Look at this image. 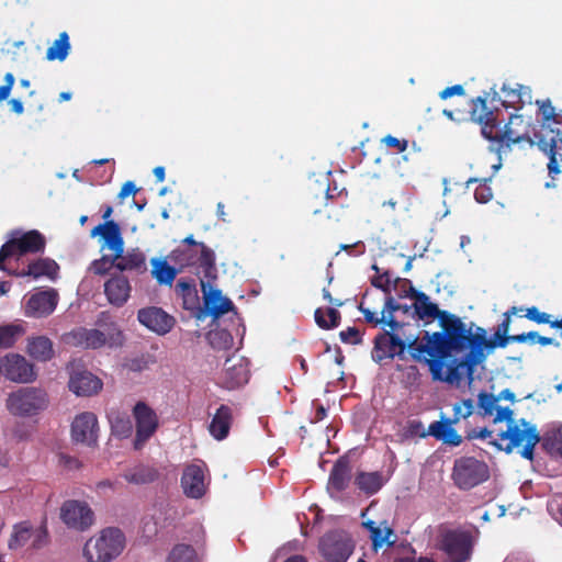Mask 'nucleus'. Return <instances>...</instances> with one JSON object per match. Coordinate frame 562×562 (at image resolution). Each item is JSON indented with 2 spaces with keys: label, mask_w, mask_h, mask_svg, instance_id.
Wrapping results in <instances>:
<instances>
[{
  "label": "nucleus",
  "mask_w": 562,
  "mask_h": 562,
  "mask_svg": "<svg viewBox=\"0 0 562 562\" xmlns=\"http://www.w3.org/2000/svg\"><path fill=\"white\" fill-rule=\"evenodd\" d=\"M501 111L490 109L485 98L473 100L470 111L471 119L481 125L482 135L496 144L497 151H507L512 146L527 143L530 147L537 144V138L530 136V123L521 114H512L502 127L498 119Z\"/></svg>",
  "instance_id": "obj_1"
},
{
  "label": "nucleus",
  "mask_w": 562,
  "mask_h": 562,
  "mask_svg": "<svg viewBox=\"0 0 562 562\" xmlns=\"http://www.w3.org/2000/svg\"><path fill=\"white\" fill-rule=\"evenodd\" d=\"M418 336H409L401 339L395 334H379L374 338V348L372 352V359L375 362H382L384 359H393L397 357L401 360L406 359V349L414 361L425 362L426 358H423L424 353H427L429 359H440L443 361L448 358L451 351H454L450 347L449 340L445 331H435L429 334L425 331L426 344L418 342Z\"/></svg>",
  "instance_id": "obj_2"
},
{
  "label": "nucleus",
  "mask_w": 562,
  "mask_h": 562,
  "mask_svg": "<svg viewBox=\"0 0 562 562\" xmlns=\"http://www.w3.org/2000/svg\"><path fill=\"white\" fill-rule=\"evenodd\" d=\"M171 260L181 269L192 267L200 280L201 288L210 279L217 278L215 254L213 249L203 243H199L193 235L186 237L181 244L172 250Z\"/></svg>",
  "instance_id": "obj_3"
},
{
  "label": "nucleus",
  "mask_w": 562,
  "mask_h": 562,
  "mask_svg": "<svg viewBox=\"0 0 562 562\" xmlns=\"http://www.w3.org/2000/svg\"><path fill=\"white\" fill-rule=\"evenodd\" d=\"M125 537L117 528H105L98 537L90 538L83 547L88 562H110L121 554Z\"/></svg>",
  "instance_id": "obj_4"
},
{
  "label": "nucleus",
  "mask_w": 562,
  "mask_h": 562,
  "mask_svg": "<svg viewBox=\"0 0 562 562\" xmlns=\"http://www.w3.org/2000/svg\"><path fill=\"white\" fill-rule=\"evenodd\" d=\"M490 479V468L483 460L463 456L453 462L451 480L461 491H470Z\"/></svg>",
  "instance_id": "obj_5"
},
{
  "label": "nucleus",
  "mask_w": 562,
  "mask_h": 562,
  "mask_svg": "<svg viewBox=\"0 0 562 562\" xmlns=\"http://www.w3.org/2000/svg\"><path fill=\"white\" fill-rule=\"evenodd\" d=\"M474 409V402L471 398L462 400L453 405V416L442 420L434 422L428 426L427 435L441 440L443 443L457 447L462 442V437L452 428L461 418H468L472 415Z\"/></svg>",
  "instance_id": "obj_6"
},
{
  "label": "nucleus",
  "mask_w": 562,
  "mask_h": 562,
  "mask_svg": "<svg viewBox=\"0 0 562 562\" xmlns=\"http://www.w3.org/2000/svg\"><path fill=\"white\" fill-rule=\"evenodd\" d=\"M69 336L75 345L91 349L121 347L124 342L123 333L115 323L105 324L103 329L78 328Z\"/></svg>",
  "instance_id": "obj_7"
},
{
  "label": "nucleus",
  "mask_w": 562,
  "mask_h": 562,
  "mask_svg": "<svg viewBox=\"0 0 562 562\" xmlns=\"http://www.w3.org/2000/svg\"><path fill=\"white\" fill-rule=\"evenodd\" d=\"M519 423L520 425H508L507 429L498 435L499 439L508 440V443L504 449L507 453L512 452L514 448L521 446L525 441L526 443L520 454L522 458L532 461L535 447L540 442V434L537 427L526 419L522 418Z\"/></svg>",
  "instance_id": "obj_8"
},
{
  "label": "nucleus",
  "mask_w": 562,
  "mask_h": 562,
  "mask_svg": "<svg viewBox=\"0 0 562 562\" xmlns=\"http://www.w3.org/2000/svg\"><path fill=\"white\" fill-rule=\"evenodd\" d=\"M428 364L434 381L459 384L464 378L469 383L474 380L473 374L479 363H471V359L465 355L462 359H453L443 372L445 363L440 359H425Z\"/></svg>",
  "instance_id": "obj_9"
},
{
  "label": "nucleus",
  "mask_w": 562,
  "mask_h": 562,
  "mask_svg": "<svg viewBox=\"0 0 562 562\" xmlns=\"http://www.w3.org/2000/svg\"><path fill=\"white\" fill-rule=\"evenodd\" d=\"M48 404L45 391L36 387H23L11 393L7 400V407L18 416H33L46 408Z\"/></svg>",
  "instance_id": "obj_10"
},
{
  "label": "nucleus",
  "mask_w": 562,
  "mask_h": 562,
  "mask_svg": "<svg viewBox=\"0 0 562 562\" xmlns=\"http://www.w3.org/2000/svg\"><path fill=\"white\" fill-rule=\"evenodd\" d=\"M353 549L352 539L340 530L325 533L318 542L319 553L327 562H347Z\"/></svg>",
  "instance_id": "obj_11"
},
{
  "label": "nucleus",
  "mask_w": 562,
  "mask_h": 562,
  "mask_svg": "<svg viewBox=\"0 0 562 562\" xmlns=\"http://www.w3.org/2000/svg\"><path fill=\"white\" fill-rule=\"evenodd\" d=\"M472 537L462 530H447L441 536L440 549L450 562H465L472 554Z\"/></svg>",
  "instance_id": "obj_12"
},
{
  "label": "nucleus",
  "mask_w": 562,
  "mask_h": 562,
  "mask_svg": "<svg viewBox=\"0 0 562 562\" xmlns=\"http://www.w3.org/2000/svg\"><path fill=\"white\" fill-rule=\"evenodd\" d=\"M32 539V548L41 549L48 543V531L45 526L34 529L30 521L13 525L8 541L10 550L23 548Z\"/></svg>",
  "instance_id": "obj_13"
},
{
  "label": "nucleus",
  "mask_w": 562,
  "mask_h": 562,
  "mask_svg": "<svg viewBox=\"0 0 562 562\" xmlns=\"http://www.w3.org/2000/svg\"><path fill=\"white\" fill-rule=\"evenodd\" d=\"M1 373L9 381L31 383L37 374L34 364L19 353H8L0 359Z\"/></svg>",
  "instance_id": "obj_14"
},
{
  "label": "nucleus",
  "mask_w": 562,
  "mask_h": 562,
  "mask_svg": "<svg viewBox=\"0 0 562 562\" xmlns=\"http://www.w3.org/2000/svg\"><path fill=\"white\" fill-rule=\"evenodd\" d=\"M250 378L249 361L239 355H232L224 362L221 373V385L227 390H235L245 385Z\"/></svg>",
  "instance_id": "obj_15"
},
{
  "label": "nucleus",
  "mask_w": 562,
  "mask_h": 562,
  "mask_svg": "<svg viewBox=\"0 0 562 562\" xmlns=\"http://www.w3.org/2000/svg\"><path fill=\"white\" fill-rule=\"evenodd\" d=\"M60 519L67 527L85 531L92 526L94 514L86 502L70 499L63 504Z\"/></svg>",
  "instance_id": "obj_16"
},
{
  "label": "nucleus",
  "mask_w": 562,
  "mask_h": 562,
  "mask_svg": "<svg viewBox=\"0 0 562 562\" xmlns=\"http://www.w3.org/2000/svg\"><path fill=\"white\" fill-rule=\"evenodd\" d=\"M70 435L76 443H82L91 448L97 447L99 438L97 415L91 412L78 414L71 423Z\"/></svg>",
  "instance_id": "obj_17"
},
{
  "label": "nucleus",
  "mask_w": 562,
  "mask_h": 562,
  "mask_svg": "<svg viewBox=\"0 0 562 562\" xmlns=\"http://www.w3.org/2000/svg\"><path fill=\"white\" fill-rule=\"evenodd\" d=\"M133 414L136 420L134 448L138 450L157 430L158 417L154 409L144 402H138L134 406Z\"/></svg>",
  "instance_id": "obj_18"
},
{
  "label": "nucleus",
  "mask_w": 562,
  "mask_h": 562,
  "mask_svg": "<svg viewBox=\"0 0 562 562\" xmlns=\"http://www.w3.org/2000/svg\"><path fill=\"white\" fill-rule=\"evenodd\" d=\"M439 324L449 340L450 347H452L454 351H463L467 349L470 327L468 328L467 324L463 323L460 317L449 312L443 313Z\"/></svg>",
  "instance_id": "obj_19"
},
{
  "label": "nucleus",
  "mask_w": 562,
  "mask_h": 562,
  "mask_svg": "<svg viewBox=\"0 0 562 562\" xmlns=\"http://www.w3.org/2000/svg\"><path fill=\"white\" fill-rule=\"evenodd\" d=\"M91 237L100 236L103 240L102 249L106 248L112 251L114 259L121 257L124 252V240L120 225L114 221H106L97 225L90 233Z\"/></svg>",
  "instance_id": "obj_20"
},
{
  "label": "nucleus",
  "mask_w": 562,
  "mask_h": 562,
  "mask_svg": "<svg viewBox=\"0 0 562 562\" xmlns=\"http://www.w3.org/2000/svg\"><path fill=\"white\" fill-rule=\"evenodd\" d=\"M396 282L402 283L403 285H408L407 294L409 295L411 299L415 300L413 307H414L415 314L417 315V317L419 319H425V318L436 319L437 318L440 322L442 314L448 313L447 311L439 310L437 304L430 302L429 296L426 293L416 290L412 285L411 280L397 278Z\"/></svg>",
  "instance_id": "obj_21"
},
{
  "label": "nucleus",
  "mask_w": 562,
  "mask_h": 562,
  "mask_svg": "<svg viewBox=\"0 0 562 562\" xmlns=\"http://www.w3.org/2000/svg\"><path fill=\"white\" fill-rule=\"evenodd\" d=\"M137 319L142 325L158 335L169 333L176 323L171 315L156 306L140 308L137 313Z\"/></svg>",
  "instance_id": "obj_22"
},
{
  "label": "nucleus",
  "mask_w": 562,
  "mask_h": 562,
  "mask_svg": "<svg viewBox=\"0 0 562 562\" xmlns=\"http://www.w3.org/2000/svg\"><path fill=\"white\" fill-rule=\"evenodd\" d=\"M58 303V293L54 289L40 291L30 296L25 304V315L29 317H46L50 315Z\"/></svg>",
  "instance_id": "obj_23"
},
{
  "label": "nucleus",
  "mask_w": 562,
  "mask_h": 562,
  "mask_svg": "<svg viewBox=\"0 0 562 562\" xmlns=\"http://www.w3.org/2000/svg\"><path fill=\"white\" fill-rule=\"evenodd\" d=\"M216 279H210L207 283H204V288H201V291L204 296L205 310L211 316L218 318L234 310V304L228 297L222 295L221 290L213 288V282Z\"/></svg>",
  "instance_id": "obj_24"
},
{
  "label": "nucleus",
  "mask_w": 562,
  "mask_h": 562,
  "mask_svg": "<svg viewBox=\"0 0 562 562\" xmlns=\"http://www.w3.org/2000/svg\"><path fill=\"white\" fill-rule=\"evenodd\" d=\"M68 386L78 396H92L102 390L103 383L90 371L77 370L71 373Z\"/></svg>",
  "instance_id": "obj_25"
},
{
  "label": "nucleus",
  "mask_w": 562,
  "mask_h": 562,
  "mask_svg": "<svg viewBox=\"0 0 562 562\" xmlns=\"http://www.w3.org/2000/svg\"><path fill=\"white\" fill-rule=\"evenodd\" d=\"M181 486L187 496L200 498L205 493V475L201 465H188L181 476Z\"/></svg>",
  "instance_id": "obj_26"
},
{
  "label": "nucleus",
  "mask_w": 562,
  "mask_h": 562,
  "mask_svg": "<svg viewBox=\"0 0 562 562\" xmlns=\"http://www.w3.org/2000/svg\"><path fill=\"white\" fill-rule=\"evenodd\" d=\"M362 526L370 532L373 551L378 552L383 546L393 547L395 544L396 536L387 520H382L380 524L367 520L362 522Z\"/></svg>",
  "instance_id": "obj_27"
},
{
  "label": "nucleus",
  "mask_w": 562,
  "mask_h": 562,
  "mask_svg": "<svg viewBox=\"0 0 562 562\" xmlns=\"http://www.w3.org/2000/svg\"><path fill=\"white\" fill-rule=\"evenodd\" d=\"M537 138L538 148L548 157V172L554 179L561 172L560 165L562 164V154L557 150V137L551 135L546 138L542 134H535Z\"/></svg>",
  "instance_id": "obj_28"
},
{
  "label": "nucleus",
  "mask_w": 562,
  "mask_h": 562,
  "mask_svg": "<svg viewBox=\"0 0 562 562\" xmlns=\"http://www.w3.org/2000/svg\"><path fill=\"white\" fill-rule=\"evenodd\" d=\"M104 292L111 304L122 306L130 297L131 285L126 277L113 276L105 282Z\"/></svg>",
  "instance_id": "obj_29"
},
{
  "label": "nucleus",
  "mask_w": 562,
  "mask_h": 562,
  "mask_svg": "<svg viewBox=\"0 0 562 562\" xmlns=\"http://www.w3.org/2000/svg\"><path fill=\"white\" fill-rule=\"evenodd\" d=\"M351 480V467L347 458H339L333 465L328 479V488L336 492L345 491Z\"/></svg>",
  "instance_id": "obj_30"
},
{
  "label": "nucleus",
  "mask_w": 562,
  "mask_h": 562,
  "mask_svg": "<svg viewBox=\"0 0 562 562\" xmlns=\"http://www.w3.org/2000/svg\"><path fill=\"white\" fill-rule=\"evenodd\" d=\"M233 423V411L227 405H221L214 414L210 424V434L216 440H223L228 436Z\"/></svg>",
  "instance_id": "obj_31"
},
{
  "label": "nucleus",
  "mask_w": 562,
  "mask_h": 562,
  "mask_svg": "<svg viewBox=\"0 0 562 562\" xmlns=\"http://www.w3.org/2000/svg\"><path fill=\"white\" fill-rule=\"evenodd\" d=\"M26 352L31 358L40 362H47L55 355L53 341L46 336L30 337L27 339Z\"/></svg>",
  "instance_id": "obj_32"
},
{
  "label": "nucleus",
  "mask_w": 562,
  "mask_h": 562,
  "mask_svg": "<svg viewBox=\"0 0 562 562\" xmlns=\"http://www.w3.org/2000/svg\"><path fill=\"white\" fill-rule=\"evenodd\" d=\"M115 268L120 271H130L136 274H143L147 271L146 256L138 248L122 254L117 258Z\"/></svg>",
  "instance_id": "obj_33"
},
{
  "label": "nucleus",
  "mask_w": 562,
  "mask_h": 562,
  "mask_svg": "<svg viewBox=\"0 0 562 562\" xmlns=\"http://www.w3.org/2000/svg\"><path fill=\"white\" fill-rule=\"evenodd\" d=\"M18 243V255L43 252L45 249V237L36 229L29 231L14 236Z\"/></svg>",
  "instance_id": "obj_34"
},
{
  "label": "nucleus",
  "mask_w": 562,
  "mask_h": 562,
  "mask_svg": "<svg viewBox=\"0 0 562 562\" xmlns=\"http://www.w3.org/2000/svg\"><path fill=\"white\" fill-rule=\"evenodd\" d=\"M59 266L49 258H41L32 261L26 270L21 271L18 276L20 277H33L35 279L40 277H47L54 280L57 277Z\"/></svg>",
  "instance_id": "obj_35"
},
{
  "label": "nucleus",
  "mask_w": 562,
  "mask_h": 562,
  "mask_svg": "<svg viewBox=\"0 0 562 562\" xmlns=\"http://www.w3.org/2000/svg\"><path fill=\"white\" fill-rule=\"evenodd\" d=\"M467 348H469L467 356L471 359V363L481 364L486 359L484 349L488 350V339L486 338V335L473 334L472 328L470 327Z\"/></svg>",
  "instance_id": "obj_36"
},
{
  "label": "nucleus",
  "mask_w": 562,
  "mask_h": 562,
  "mask_svg": "<svg viewBox=\"0 0 562 562\" xmlns=\"http://www.w3.org/2000/svg\"><path fill=\"white\" fill-rule=\"evenodd\" d=\"M355 484L367 495H373L381 490L384 482L381 472H359L356 475Z\"/></svg>",
  "instance_id": "obj_37"
},
{
  "label": "nucleus",
  "mask_w": 562,
  "mask_h": 562,
  "mask_svg": "<svg viewBox=\"0 0 562 562\" xmlns=\"http://www.w3.org/2000/svg\"><path fill=\"white\" fill-rule=\"evenodd\" d=\"M402 308V304L397 303L395 299L390 294H386L384 306L381 314L385 315V324L390 327V330H384L382 334L391 333L398 335V329H403L405 323L398 322L394 314Z\"/></svg>",
  "instance_id": "obj_38"
},
{
  "label": "nucleus",
  "mask_w": 562,
  "mask_h": 562,
  "mask_svg": "<svg viewBox=\"0 0 562 562\" xmlns=\"http://www.w3.org/2000/svg\"><path fill=\"white\" fill-rule=\"evenodd\" d=\"M151 274L159 284L171 285L177 276V269L168 265L165 259L153 258Z\"/></svg>",
  "instance_id": "obj_39"
},
{
  "label": "nucleus",
  "mask_w": 562,
  "mask_h": 562,
  "mask_svg": "<svg viewBox=\"0 0 562 562\" xmlns=\"http://www.w3.org/2000/svg\"><path fill=\"white\" fill-rule=\"evenodd\" d=\"M538 105L537 115L543 126H551V124H562V110L557 112L550 99L537 100Z\"/></svg>",
  "instance_id": "obj_40"
},
{
  "label": "nucleus",
  "mask_w": 562,
  "mask_h": 562,
  "mask_svg": "<svg viewBox=\"0 0 562 562\" xmlns=\"http://www.w3.org/2000/svg\"><path fill=\"white\" fill-rule=\"evenodd\" d=\"M123 476L128 483L139 485L154 482L158 472L151 467L140 464L126 471Z\"/></svg>",
  "instance_id": "obj_41"
},
{
  "label": "nucleus",
  "mask_w": 562,
  "mask_h": 562,
  "mask_svg": "<svg viewBox=\"0 0 562 562\" xmlns=\"http://www.w3.org/2000/svg\"><path fill=\"white\" fill-rule=\"evenodd\" d=\"M166 562H201V559L192 546L179 543L171 549Z\"/></svg>",
  "instance_id": "obj_42"
},
{
  "label": "nucleus",
  "mask_w": 562,
  "mask_h": 562,
  "mask_svg": "<svg viewBox=\"0 0 562 562\" xmlns=\"http://www.w3.org/2000/svg\"><path fill=\"white\" fill-rule=\"evenodd\" d=\"M24 333L23 326L18 324L0 325V349L13 347Z\"/></svg>",
  "instance_id": "obj_43"
},
{
  "label": "nucleus",
  "mask_w": 562,
  "mask_h": 562,
  "mask_svg": "<svg viewBox=\"0 0 562 562\" xmlns=\"http://www.w3.org/2000/svg\"><path fill=\"white\" fill-rule=\"evenodd\" d=\"M70 49L69 36L66 32L59 34V37L48 47L46 58L48 60H65Z\"/></svg>",
  "instance_id": "obj_44"
},
{
  "label": "nucleus",
  "mask_w": 562,
  "mask_h": 562,
  "mask_svg": "<svg viewBox=\"0 0 562 562\" xmlns=\"http://www.w3.org/2000/svg\"><path fill=\"white\" fill-rule=\"evenodd\" d=\"M315 322L322 329H331L340 324V313L336 308H316L314 313Z\"/></svg>",
  "instance_id": "obj_45"
},
{
  "label": "nucleus",
  "mask_w": 562,
  "mask_h": 562,
  "mask_svg": "<svg viewBox=\"0 0 562 562\" xmlns=\"http://www.w3.org/2000/svg\"><path fill=\"white\" fill-rule=\"evenodd\" d=\"M542 449L551 456H562V431L553 430L540 436Z\"/></svg>",
  "instance_id": "obj_46"
},
{
  "label": "nucleus",
  "mask_w": 562,
  "mask_h": 562,
  "mask_svg": "<svg viewBox=\"0 0 562 562\" xmlns=\"http://www.w3.org/2000/svg\"><path fill=\"white\" fill-rule=\"evenodd\" d=\"M176 292L184 301L196 296L195 281L191 278H181L176 283Z\"/></svg>",
  "instance_id": "obj_47"
},
{
  "label": "nucleus",
  "mask_w": 562,
  "mask_h": 562,
  "mask_svg": "<svg viewBox=\"0 0 562 562\" xmlns=\"http://www.w3.org/2000/svg\"><path fill=\"white\" fill-rule=\"evenodd\" d=\"M112 434L121 438H127L132 434V423L128 417L117 416L111 420Z\"/></svg>",
  "instance_id": "obj_48"
},
{
  "label": "nucleus",
  "mask_w": 562,
  "mask_h": 562,
  "mask_svg": "<svg viewBox=\"0 0 562 562\" xmlns=\"http://www.w3.org/2000/svg\"><path fill=\"white\" fill-rule=\"evenodd\" d=\"M117 259H114L113 255H104L100 259L94 260L91 265V269L95 274L103 276L109 272L111 268H115Z\"/></svg>",
  "instance_id": "obj_49"
},
{
  "label": "nucleus",
  "mask_w": 562,
  "mask_h": 562,
  "mask_svg": "<svg viewBox=\"0 0 562 562\" xmlns=\"http://www.w3.org/2000/svg\"><path fill=\"white\" fill-rule=\"evenodd\" d=\"M498 398L493 394L482 392L479 394V407L484 416H491L496 408Z\"/></svg>",
  "instance_id": "obj_50"
},
{
  "label": "nucleus",
  "mask_w": 562,
  "mask_h": 562,
  "mask_svg": "<svg viewBox=\"0 0 562 562\" xmlns=\"http://www.w3.org/2000/svg\"><path fill=\"white\" fill-rule=\"evenodd\" d=\"M525 317L528 318L529 321L531 322H535L537 324H548L551 326V323L553 322L551 319V315L546 313V312H541L537 306H531V307H527L525 310Z\"/></svg>",
  "instance_id": "obj_51"
},
{
  "label": "nucleus",
  "mask_w": 562,
  "mask_h": 562,
  "mask_svg": "<svg viewBox=\"0 0 562 562\" xmlns=\"http://www.w3.org/2000/svg\"><path fill=\"white\" fill-rule=\"evenodd\" d=\"M502 91L504 93L503 105L505 108L513 106L519 109V91L516 90V86L513 88L504 85Z\"/></svg>",
  "instance_id": "obj_52"
},
{
  "label": "nucleus",
  "mask_w": 562,
  "mask_h": 562,
  "mask_svg": "<svg viewBox=\"0 0 562 562\" xmlns=\"http://www.w3.org/2000/svg\"><path fill=\"white\" fill-rule=\"evenodd\" d=\"M493 198V191L487 184V180L481 181L474 191V199L479 203H487Z\"/></svg>",
  "instance_id": "obj_53"
},
{
  "label": "nucleus",
  "mask_w": 562,
  "mask_h": 562,
  "mask_svg": "<svg viewBox=\"0 0 562 562\" xmlns=\"http://www.w3.org/2000/svg\"><path fill=\"white\" fill-rule=\"evenodd\" d=\"M509 341H512V335L496 329L493 338L488 339V350H494L497 347L504 348Z\"/></svg>",
  "instance_id": "obj_54"
},
{
  "label": "nucleus",
  "mask_w": 562,
  "mask_h": 562,
  "mask_svg": "<svg viewBox=\"0 0 562 562\" xmlns=\"http://www.w3.org/2000/svg\"><path fill=\"white\" fill-rule=\"evenodd\" d=\"M359 311L362 313L364 321L372 325L378 326L380 324H385V315L381 314L378 316L376 313L372 312L370 308L364 307L363 303H360L358 306Z\"/></svg>",
  "instance_id": "obj_55"
},
{
  "label": "nucleus",
  "mask_w": 562,
  "mask_h": 562,
  "mask_svg": "<svg viewBox=\"0 0 562 562\" xmlns=\"http://www.w3.org/2000/svg\"><path fill=\"white\" fill-rule=\"evenodd\" d=\"M524 311L522 307L512 306L509 310H507L503 314V321L497 326V329H499L503 333H509L510 323H512V316L517 315L519 312Z\"/></svg>",
  "instance_id": "obj_56"
},
{
  "label": "nucleus",
  "mask_w": 562,
  "mask_h": 562,
  "mask_svg": "<svg viewBox=\"0 0 562 562\" xmlns=\"http://www.w3.org/2000/svg\"><path fill=\"white\" fill-rule=\"evenodd\" d=\"M339 336L342 342L357 345L362 341L360 333L356 327H348L346 330H341Z\"/></svg>",
  "instance_id": "obj_57"
},
{
  "label": "nucleus",
  "mask_w": 562,
  "mask_h": 562,
  "mask_svg": "<svg viewBox=\"0 0 562 562\" xmlns=\"http://www.w3.org/2000/svg\"><path fill=\"white\" fill-rule=\"evenodd\" d=\"M372 269L378 274L371 279V284L374 288L382 290L385 294H390V292H391L390 280H384L383 277H380V268L376 265H373Z\"/></svg>",
  "instance_id": "obj_58"
},
{
  "label": "nucleus",
  "mask_w": 562,
  "mask_h": 562,
  "mask_svg": "<svg viewBox=\"0 0 562 562\" xmlns=\"http://www.w3.org/2000/svg\"><path fill=\"white\" fill-rule=\"evenodd\" d=\"M18 254V243L13 236L10 240L4 243L0 248V260H5L13 255Z\"/></svg>",
  "instance_id": "obj_59"
},
{
  "label": "nucleus",
  "mask_w": 562,
  "mask_h": 562,
  "mask_svg": "<svg viewBox=\"0 0 562 562\" xmlns=\"http://www.w3.org/2000/svg\"><path fill=\"white\" fill-rule=\"evenodd\" d=\"M383 143L387 147L395 148L398 153L405 151L408 146V142L406 139H400L392 135H386L383 138Z\"/></svg>",
  "instance_id": "obj_60"
},
{
  "label": "nucleus",
  "mask_w": 562,
  "mask_h": 562,
  "mask_svg": "<svg viewBox=\"0 0 562 562\" xmlns=\"http://www.w3.org/2000/svg\"><path fill=\"white\" fill-rule=\"evenodd\" d=\"M516 90L519 91V109L525 104L532 103V92L530 87L516 83Z\"/></svg>",
  "instance_id": "obj_61"
},
{
  "label": "nucleus",
  "mask_w": 562,
  "mask_h": 562,
  "mask_svg": "<svg viewBox=\"0 0 562 562\" xmlns=\"http://www.w3.org/2000/svg\"><path fill=\"white\" fill-rule=\"evenodd\" d=\"M15 78L12 72L4 76V85L0 87V102L7 100L10 95Z\"/></svg>",
  "instance_id": "obj_62"
},
{
  "label": "nucleus",
  "mask_w": 562,
  "mask_h": 562,
  "mask_svg": "<svg viewBox=\"0 0 562 562\" xmlns=\"http://www.w3.org/2000/svg\"><path fill=\"white\" fill-rule=\"evenodd\" d=\"M494 423L506 420L508 425L514 424L513 415L514 412L509 407H497Z\"/></svg>",
  "instance_id": "obj_63"
},
{
  "label": "nucleus",
  "mask_w": 562,
  "mask_h": 562,
  "mask_svg": "<svg viewBox=\"0 0 562 562\" xmlns=\"http://www.w3.org/2000/svg\"><path fill=\"white\" fill-rule=\"evenodd\" d=\"M465 93V90L463 86L461 85H454L451 87L445 88L442 91H440L439 97L442 100H446L448 98H451L453 95H463Z\"/></svg>",
  "instance_id": "obj_64"
}]
</instances>
